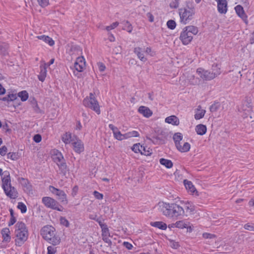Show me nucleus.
Segmentation results:
<instances>
[{"instance_id":"obj_1","label":"nucleus","mask_w":254,"mask_h":254,"mask_svg":"<svg viewBox=\"0 0 254 254\" xmlns=\"http://www.w3.org/2000/svg\"><path fill=\"white\" fill-rule=\"evenodd\" d=\"M159 206L160 211L168 218L177 219L185 215L184 208L177 203L162 202Z\"/></svg>"},{"instance_id":"obj_2","label":"nucleus","mask_w":254,"mask_h":254,"mask_svg":"<svg viewBox=\"0 0 254 254\" xmlns=\"http://www.w3.org/2000/svg\"><path fill=\"white\" fill-rule=\"evenodd\" d=\"M40 234L45 240L54 246L58 245L61 242V238L57 235L55 228L51 225L44 226Z\"/></svg>"},{"instance_id":"obj_3","label":"nucleus","mask_w":254,"mask_h":254,"mask_svg":"<svg viewBox=\"0 0 254 254\" xmlns=\"http://www.w3.org/2000/svg\"><path fill=\"white\" fill-rule=\"evenodd\" d=\"M15 244L17 246H21L27 240L28 232L26 227L25 224L22 222H18L15 225Z\"/></svg>"},{"instance_id":"obj_4","label":"nucleus","mask_w":254,"mask_h":254,"mask_svg":"<svg viewBox=\"0 0 254 254\" xmlns=\"http://www.w3.org/2000/svg\"><path fill=\"white\" fill-rule=\"evenodd\" d=\"M198 32V28L193 25L186 26L181 32L180 40L184 45L190 43L193 39V36Z\"/></svg>"},{"instance_id":"obj_5","label":"nucleus","mask_w":254,"mask_h":254,"mask_svg":"<svg viewBox=\"0 0 254 254\" xmlns=\"http://www.w3.org/2000/svg\"><path fill=\"white\" fill-rule=\"evenodd\" d=\"M2 187L5 194L10 198H15L18 196L16 190L11 186L9 175L2 178Z\"/></svg>"},{"instance_id":"obj_6","label":"nucleus","mask_w":254,"mask_h":254,"mask_svg":"<svg viewBox=\"0 0 254 254\" xmlns=\"http://www.w3.org/2000/svg\"><path fill=\"white\" fill-rule=\"evenodd\" d=\"M195 14V8L194 6H187L186 7L179 9V15L180 17V22L186 24L191 20Z\"/></svg>"},{"instance_id":"obj_7","label":"nucleus","mask_w":254,"mask_h":254,"mask_svg":"<svg viewBox=\"0 0 254 254\" xmlns=\"http://www.w3.org/2000/svg\"><path fill=\"white\" fill-rule=\"evenodd\" d=\"M53 160L58 166L61 171L60 173L65 176L67 171V167L61 152L57 150L54 151L53 155Z\"/></svg>"},{"instance_id":"obj_8","label":"nucleus","mask_w":254,"mask_h":254,"mask_svg":"<svg viewBox=\"0 0 254 254\" xmlns=\"http://www.w3.org/2000/svg\"><path fill=\"white\" fill-rule=\"evenodd\" d=\"M83 105L94 111L98 115L100 114V107L98 102L96 99L94 95L90 93L89 97H86L83 100Z\"/></svg>"},{"instance_id":"obj_9","label":"nucleus","mask_w":254,"mask_h":254,"mask_svg":"<svg viewBox=\"0 0 254 254\" xmlns=\"http://www.w3.org/2000/svg\"><path fill=\"white\" fill-rule=\"evenodd\" d=\"M42 201L47 208L56 210L59 211H63V207L61 205L56 199L51 197L44 196L42 198Z\"/></svg>"},{"instance_id":"obj_10","label":"nucleus","mask_w":254,"mask_h":254,"mask_svg":"<svg viewBox=\"0 0 254 254\" xmlns=\"http://www.w3.org/2000/svg\"><path fill=\"white\" fill-rule=\"evenodd\" d=\"M49 190L54 194L57 196L59 201L63 204H66L68 203L66 193L63 190L56 188L55 187L50 186Z\"/></svg>"},{"instance_id":"obj_11","label":"nucleus","mask_w":254,"mask_h":254,"mask_svg":"<svg viewBox=\"0 0 254 254\" xmlns=\"http://www.w3.org/2000/svg\"><path fill=\"white\" fill-rule=\"evenodd\" d=\"M196 73L199 77L203 80H211L214 78L210 71L205 70L203 68L199 67L196 70Z\"/></svg>"},{"instance_id":"obj_12","label":"nucleus","mask_w":254,"mask_h":254,"mask_svg":"<svg viewBox=\"0 0 254 254\" xmlns=\"http://www.w3.org/2000/svg\"><path fill=\"white\" fill-rule=\"evenodd\" d=\"M253 105L252 98L248 97H246L241 107V110L243 111L246 112V114L248 115L253 111Z\"/></svg>"},{"instance_id":"obj_13","label":"nucleus","mask_w":254,"mask_h":254,"mask_svg":"<svg viewBox=\"0 0 254 254\" xmlns=\"http://www.w3.org/2000/svg\"><path fill=\"white\" fill-rule=\"evenodd\" d=\"M217 2V9L221 14H225L227 11V1L226 0H215Z\"/></svg>"},{"instance_id":"obj_14","label":"nucleus","mask_w":254,"mask_h":254,"mask_svg":"<svg viewBox=\"0 0 254 254\" xmlns=\"http://www.w3.org/2000/svg\"><path fill=\"white\" fill-rule=\"evenodd\" d=\"M166 139V136L162 134L161 135H154L150 139L155 144H163L165 143Z\"/></svg>"},{"instance_id":"obj_15","label":"nucleus","mask_w":254,"mask_h":254,"mask_svg":"<svg viewBox=\"0 0 254 254\" xmlns=\"http://www.w3.org/2000/svg\"><path fill=\"white\" fill-rule=\"evenodd\" d=\"M109 127L112 130L114 137L118 140H122V134L118 128L112 124H110Z\"/></svg>"},{"instance_id":"obj_16","label":"nucleus","mask_w":254,"mask_h":254,"mask_svg":"<svg viewBox=\"0 0 254 254\" xmlns=\"http://www.w3.org/2000/svg\"><path fill=\"white\" fill-rule=\"evenodd\" d=\"M138 111L146 118H149L152 115V112L148 107L143 106L138 108Z\"/></svg>"},{"instance_id":"obj_17","label":"nucleus","mask_w":254,"mask_h":254,"mask_svg":"<svg viewBox=\"0 0 254 254\" xmlns=\"http://www.w3.org/2000/svg\"><path fill=\"white\" fill-rule=\"evenodd\" d=\"M74 150L78 153H80L84 150V145L80 140L74 142L73 143Z\"/></svg>"},{"instance_id":"obj_18","label":"nucleus","mask_w":254,"mask_h":254,"mask_svg":"<svg viewBox=\"0 0 254 254\" xmlns=\"http://www.w3.org/2000/svg\"><path fill=\"white\" fill-rule=\"evenodd\" d=\"M214 78L221 73L220 65L218 64H213L211 66V71Z\"/></svg>"},{"instance_id":"obj_19","label":"nucleus","mask_w":254,"mask_h":254,"mask_svg":"<svg viewBox=\"0 0 254 254\" xmlns=\"http://www.w3.org/2000/svg\"><path fill=\"white\" fill-rule=\"evenodd\" d=\"M47 75V64H45L43 66H40V72L38 75V79L40 81L43 82Z\"/></svg>"},{"instance_id":"obj_20","label":"nucleus","mask_w":254,"mask_h":254,"mask_svg":"<svg viewBox=\"0 0 254 254\" xmlns=\"http://www.w3.org/2000/svg\"><path fill=\"white\" fill-rule=\"evenodd\" d=\"M165 122L174 126H178L180 124L179 119L176 116H171L165 119Z\"/></svg>"},{"instance_id":"obj_21","label":"nucleus","mask_w":254,"mask_h":254,"mask_svg":"<svg viewBox=\"0 0 254 254\" xmlns=\"http://www.w3.org/2000/svg\"><path fill=\"white\" fill-rule=\"evenodd\" d=\"M184 183L186 189L192 193V194H194L195 192L196 193L197 192L195 187L190 181H189L187 180H185L184 181Z\"/></svg>"},{"instance_id":"obj_22","label":"nucleus","mask_w":254,"mask_h":254,"mask_svg":"<svg viewBox=\"0 0 254 254\" xmlns=\"http://www.w3.org/2000/svg\"><path fill=\"white\" fill-rule=\"evenodd\" d=\"M235 10L237 13V14L241 17L244 20H246V18H247V16L245 14L243 7L240 5H237L235 8Z\"/></svg>"},{"instance_id":"obj_23","label":"nucleus","mask_w":254,"mask_h":254,"mask_svg":"<svg viewBox=\"0 0 254 254\" xmlns=\"http://www.w3.org/2000/svg\"><path fill=\"white\" fill-rule=\"evenodd\" d=\"M38 39L44 41L46 43H48L50 46H52L54 45V41L48 36L44 35L38 36L36 37Z\"/></svg>"},{"instance_id":"obj_24","label":"nucleus","mask_w":254,"mask_h":254,"mask_svg":"<svg viewBox=\"0 0 254 254\" xmlns=\"http://www.w3.org/2000/svg\"><path fill=\"white\" fill-rule=\"evenodd\" d=\"M10 231L8 228H5L1 230V234L3 238V241L9 242L10 237L9 236Z\"/></svg>"},{"instance_id":"obj_25","label":"nucleus","mask_w":254,"mask_h":254,"mask_svg":"<svg viewBox=\"0 0 254 254\" xmlns=\"http://www.w3.org/2000/svg\"><path fill=\"white\" fill-rule=\"evenodd\" d=\"M77 61L74 63V68L77 71L81 72L83 70V65L84 64L85 62H83L80 58H78Z\"/></svg>"},{"instance_id":"obj_26","label":"nucleus","mask_w":254,"mask_h":254,"mask_svg":"<svg viewBox=\"0 0 254 254\" xmlns=\"http://www.w3.org/2000/svg\"><path fill=\"white\" fill-rule=\"evenodd\" d=\"M134 53L136 54L138 58L142 62H145L147 59L144 56V54L141 48L136 47L133 50Z\"/></svg>"},{"instance_id":"obj_27","label":"nucleus","mask_w":254,"mask_h":254,"mask_svg":"<svg viewBox=\"0 0 254 254\" xmlns=\"http://www.w3.org/2000/svg\"><path fill=\"white\" fill-rule=\"evenodd\" d=\"M206 127L202 124L198 125L195 127V131L196 133L200 135L204 134L206 133Z\"/></svg>"},{"instance_id":"obj_28","label":"nucleus","mask_w":254,"mask_h":254,"mask_svg":"<svg viewBox=\"0 0 254 254\" xmlns=\"http://www.w3.org/2000/svg\"><path fill=\"white\" fill-rule=\"evenodd\" d=\"M177 149L181 152H186L190 150V145L188 142H185L183 146L180 144L178 146H176Z\"/></svg>"},{"instance_id":"obj_29","label":"nucleus","mask_w":254,"mask_h":254,"mask_svg":"<svg viewBox=\"0 0 254 254\" xmlns=\"http://www.w3.org/2000/svg\"><path fill=\"white\" fill-rule=\"evenodd\" d=\"M151 225L152 226L158 228L161 230H166L167 229V225L166 223L162 221H156L151 222Z\"/></svg>"},{"instance_id":"obj_30","label":"nucleus","mask_w":254,"mask_h":254,"mask_svg":"<svg viewBox=\"0 0 254 254\" xmlns=\"http://www.w3.org/2000/svg\"><path fill=\"white\" fill-rule=\"evenodd\" d=\"M183 139V135L180 132L175 133L173 136V140L175 142L176 146L180 144V141Z\"/></svg>"},{"instance_id":"obj_31","label":"nucleus","mask_w":254,"mask_h":254,"mask_svg":"<svg viewBox=\"0 0 254 254\" xmlns=\"http://www.w3.org/2000/svg\"><path fill=\"white\" fill-rule=\"evenodd\" d=\"M159 162L161 165L165 166L167 168H171L173 166V163L170 160L161 158L159 160Z\"/></svg>"},{"instance_id":"obj_32","label":"nucleus","mask_w":254,"mask_h":254,"mask_svg":"<svg viewBox=\"0 0 254 254\" xmlns=\"http://www.w3.org/2000/svg\"><path fill=\"white\" fill-rule=\"evenodd\" d=\"M173 225H175V227L178 228H188V224L187 222H185L183 220L177 221L175 223H173Z\"/></svg>"},{"instance_id":"obj_33","label":"nucleus","mask_w":254,"mask_h":254,"mask_svg":"<svg viewBox=\"0 0 254 254\" xmlns=\"http://www.w3.org/2000/svg\"><path fill=\"white\" fill-rule=\"evenodd\" d=\"M62 140L65 144L69 143L71 141V133L66 132L62 136Z\"/></svg>"},{"instance_id":"obj_34","label":"nucleus","mask_w":254,"mask_h":254,"mask_svg":"<svg viewBox=\"0 0 254 254\" xmlns=\"http://www.w3.org/2000/svg\"><path fill=\"white\" fill-rule=\"evenodd\" d=\"M140 153L142 155L150 156L152 154V149H150L149 148H148L147 150L145 146L141 145Z\"/></svg>"},{"instance_id":"obj_35","label":"nucleus","mask_w":254,"mask_h":254,"mask_svg":"<svg viewBox=\"0 0 254 254\" xmlns=\"http://www.w3.org/2000/svg\"><path fill=\"white\" fill-rule=\"evenodd\" d=\"M18 96L21 98L22 101H25L28 98V94L25 90L22 91L18 93Z\"/></svg>"},{"instance_id":"obj_36","label":"nucleus","mask_w":254,"mask_h":254,"mask_svg":"<svg viewBox=\"0 0 254 254\" xmlns=\"http://www.w3.org/2000/svg\"><path fill=\"white\" fill-rule=\"evenodd\" d=\"M31 104L32 106V108L36 113H41V110H40L36 100L35 99H33L31 101Z\"/></svg>"},{"instance_id":"obj_37","label":"nucleus","mask_w":254,"mask_h":254,"mask_svg":"<svg viewBox=\"0 0 254 254\" xmlns=\"http://www.w3.org/2000/svg\"><path fill=\"white\" fill-rule=\"evenodd\" d=\"M220 107V103L218 102H215L210 106V111L211 112H215L219 109Z\"/></svg>"},{"instance_id":"obj_38","label":"nucleus","mask_w":254,"mask_h":254,"mask_svg":"<svg viewBox=\"0 0 254 254\" xmlns=\"http://www.w3.org/2000/svg\"><path fill=\"white\" fill-rule=\"evenodd\" d=\"M185 208L187 212L189 211L190 213H192L195 210L194 206L189 202L185 203Z\"/></svg>"},{"instance_id":"obj_39","label":"nucleus","mask_w":254,"mask_h":254,"mask_svg":"<svg viewBox=\"0 0 254 254\" xmlns=\"http://www.w3.org/2000/svg\"><path fill=\"white\" fill-rule=\"evenodd\" d=\"M190 83L192 85H197L199 83V80L198 78L195 77L194 75H191L189 78Z\"/></svg>"},{"instance_id":"obj_40","label":"nucleus","mask_w":254,"mask_h":254,"mask_svg":"<svg viewBox=\"0 0 254 254\" xmlns=\"http://www.w3.org/2000/svg\"><path fill=\"white\" fill-rule=\"evenodd\" d=\"M7 157L8 159H10L12 160H16L19 158L18 153L15 152H9L7 153Z\"/></svg>"},{"instance_id":"obj_41","label":"nucleus","mask_w":254,"mask_h":254,"mask_svg":"<svg viewBox=\"0 0 254 254\" xmlns=\"http://www.w3.org/2000/svg\"><path fill=\"white\" fill-rule=\"evenodd\" d=\"M17 208L21 210L22 213H24L27 211L26 206L21 202L18 203Z\"/></svg>"},{"instance_id":"obj_42","label":"nucleus","mask_w":254,"mask_h":254,"mask_svg":"<svg viewBox=\"0 0 254 254\" xmlns=\"http://www.w3.org/2000/svg\"><path fill=\"white\" fill-rule=\"evenodd\" d=\"M167 25L168 28L173 30L176 26V22L173 20H169L167 22Z\"/></svg>"},{"instance_id":"obj_43","label":"nucleus","mask_w":254,"mask_h":254,"mask_svg":"<svg viewBox=\"0 0 254 254\" xmlns=\"http://www.w3.org/2000/svg\"><path fill=\"white\" fill-rule=\"evenodd\" d=\"M102 229V237H108L110 236V233H109V229L106 225V227H104L101 228Z\"/></svg>"},{"instance_id":"obj_44","label":"nucleus","mask_w":254,"mask_h":254,"mask_svg":"<svg viewBox=\"0 0 254 254\" xmlns=\"http://www.w3.org/2000/svg\"><path fill=\"white\" fill-rule=\"evenodd\" d=\"M205 113V111L204 110H202L199 112L195 114L194 118L196 120L200 119L204 117Z\"/></svg>"},{"instance_id":"obj_45","label":"nucleus","mask_w":254,"mask_h":254,"mask_svg":"<svg viewBox=\"0 0 254 254\" xmlns=\"http://www.w3.org/2000/svg\"><path fill=\"white\" fill-rule=\"evenodd\" d=\"M140 143H136L133 145L131 148L132 151L135 153L140 152Z\"/></svg>"},{"instance_id":"obj_46","label":"nucleus","mask_w":254,"mask_h":254,"mask_svg":"<svg viewBox=\"0 0 254 254\" xmlns=\"http://www.w3.org/2000/svg\"><path fill=\"white\" fill-rule=\"evenodd\" d=\"M47 254H55L57 252L56 248L51 246L47 248Z\"/></svg>"},{"instance_id":"obj_47","label":"nucleus","mask_w":254,"mask_h":254,"mask_svg":"<svg viewBox=\"0 0 254 254\" xmlns=\"http://www.w3.org/2000/svg\"><path fill=\"white\" fill-rule=\"evenodd\" d=\"M93 194L96 199H102L103 198V194L96 190L94 191Z\"/></svg>"},{"instance_id":"obj_48","label":"nucleus","mask_w":254,"mask_h":254,"mask_svg":"<svg viewBox=\"0 0 254 254\" xmlns=\"http://www.w3.org/2000/svg\"><path fill=\"white\" fill-rule=\"evenodd\" d=\"M38 3L42 7H45L49 4V0H37Z\"/></svg>"},{"instance_id":"obj_49","label":"nucleus","mask_w":254,"mask_h":254,"mask_svg":"<svg viewBox=\"0 0 254 254\" xmlns=\"http://www.w3.org/2000/svg\"><path fill=\"white\" fill-rule=\"evenodd\" d=\"M118 25H119V23L118 22H114L113 23H112L110 26H107L106 28V29L107 31H110V30H111L112 29H113L115 28H116L117 26H118Z\"/></svg>"},{"instance_id":"obj_50","label":"nucleus","mask_w":254,"mask_h":254,"mask_svg":"<svg viewBox=\"0 0 254 254\" xmlns=\"http://www.w3.org/2000/svg\"><path fill=\"white\" fill-rule=\"evenodd\" d=\"M61 223L64 226L66 227H68L69 226V222L68 220L64 217H61L60 218Z\"/></svg>"},{"instance_id":"obj_51","label":"nucleus","mask_w":254,"mask_h":254,"mask_svg":"<svg viewBox=\"0 0 254 254\" xmlns=\"http://www.w3.org/2000/svg\"><path fill=\"white\" fill-rule=\"evenodd\" d=\"M203 237L205 239H211L215 238L216 237V236L212 234L205 233L203 234Z\"/></svg>"},{"instance_id":"obj_52","label":"nucleus","mask_w":254,"mask_h":254,"mask_svg":"<svg viewBox=\"0 0 254 254\" xmlns=\"http://www.w3.org/2000/svg\"><path fill=\"white\" fill-rule=\"evenodd\" d=\"M7 151V148L5 146H2L0 148V154L3 156H4Z\"/></svg>"},{"instance_id":"obj_53","label":"nucleus","mask_w":254,"mask_h":254,"mask_svg":"<svg viewBox=\"0 0 254 254\" xmlns=\"http://www.w3.org/2000/svg\"><path fill=\"white\" fill-rule=\"evenodd\" d=\"M129 137H138L139 136V133L135 130L128 132Z\"/></svg>"},{"instance_id":"obj_54","label":"nucleus","mask_w":254,"mask_h":254,"mask_svg":"<svg viewBox=\"0 0 254 254\" xmlns=\"http://www.w3.org/2000/svg\"><path fill=\"white\" fill-rule=\"evenodd\" d=\"M41 135L39 134H36L33 136V140L36 143H39L41 141Z\"/></svg>"},{"instance_id":"obj_55","label":"nucleus","mask_w":254,"mask_h":254,"mask_svg":"<svg viewBox=\"0 0 254 254\" xmlns=\"http://www.w3.org/2000/svg\"><path fill=\"white\" fill-rule=\"evenodd\" d=\"M179 1L178 0H175L174 1L171 2L170 4V6L171 8H176L179 6Z\"/></svg>"},{"instance_id":"obj_56","label":"nucleus","mask_w":254,"mask_h":254,"mask_svg":"<svg viewBox=\"0 0 254 254\" xmlns=\"http://www.w3.org/2000/svg\"><path fill=\"white\" fill-rule=\"evenodd\" d=\"M109 236L108 237H102L103 240L107 244H108V246L111 247L112 245V241L109 238Z\"/></svg>"},{"instance_id":"obj_57","label":"nucleus","mask_w":254,"mask_h":254,"mask_svg":"<svg viewBox=\"0 0 254 254\" xmlns=\"http://www.w3.org/2000/svg\"><path fill=\"white\" fill-rule=\"evenodd\" d=\"M123 246L126 247L127 250H131L133 248V246L131 244L127 242H124L123 243Z\"/></svg>"},{"instance_id":"obj_58","label":"nucleus","mask_w":254,"mask_h":254,"mask_svg":"<svg viewBox=\"0 0 254 254\" xmlns=\"http://www.w3.org/2000/svg\"><path fill=\"white\" fill-rule=\"evenodd\" d=\"M7 98H9L10 101H13L16 99L17 96L16 94H9L7 95Z\"/></svg>"},{"instance_id":"obj_59","label":"nucleus","mask_w":254,"mask_h":254,"mask_svg":"<svg viewBox=\"0 0 254 254\" xmlns=\"http://www.w3.org/2000/svg\"><path fill=\"white\" fill-rule=\"evenodd\" d=\"M98 67H99V70L100 71L103 72L105 70L106 66H105V64H103L102 63H98Z\"/></svg>"},{"instance_id":"obj_60","label":"nucleus","mask_w":254,"mask_h":254,"mask_svg":"<svg viewBox=\"0 0 254 254\" xmlns=\"http://www.w3.org/2000/svg\"><path fill=\"white\" fill-rule=\"evenodd\" d=\"M126 26H127V31L129 33H130L132 31V28L131 26V25L130 24V23L128 21H126Z\"/></svg>"},{"instance_id":"obj_61","label":"nucleus","mask_w":254,"mask_h":254,"mask_svg":"<svg viewBox=\"0 0 254 254\" xmlns=\"http://www.w3.org/2000/svg\"><path fill=\"white\" fill-rule=\"evenodd\" d=\"M78 190V188L77 186H75L73 188V189L72 190V192H71V195L72 196H74L75 195H76Z\"/></svg>"},{"instance_id":"obj_62","label":"nucleus","mask_w":254,"mask_h":254,"mask_svg":"<svg viewBox=\"0 0 254 254\" xmlns=\"http://www.w3.org/2000/svg\"><path fill=\"white\" fill-rule=\"evenodd\" d=\"M171 246L172 248L174 249H177L180 247V245L179 244L178 242H176L174 241H171Z\"/></svg>"},{"instance_id":"obj_63","label":"nucleus","mask_w":254,"mask_h":254,"mask_svg":"<svg viewBox=\"0 0 254 254\" xmlns=\"http://www.w3.org/2000/svg\"><path fill=\"white\" fill-rule=\"evenodd\" d=\"M7 49V45L6 44H4V46L3 47V46H0V50L1 52L3 54L5 55Z\"/></svg>"},{"instance_id":"obj_64","label":"nucleus","mask_w":254,"mask_h":254,"mask_svg":"<svg viewBox=\"0 0 254 254\" xmlns=\"http://www.w3.org/2000/svg\"><path fill=\"white\" fill-rule=\"evenodd\" d=\"M244 228L248 230H254V227L251 225H250L249 224H246L244 225Z\"/></svg>"}]
</instances>
